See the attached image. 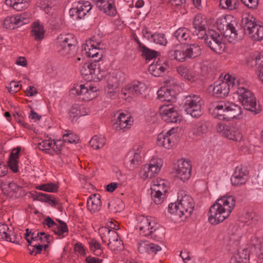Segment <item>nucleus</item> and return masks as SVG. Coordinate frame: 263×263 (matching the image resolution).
<instances>
[{
  "instance_id": "e2e57ef3",
  "label": "nucleus",
  "mask_w": 263,
  "mask_h": 263,
  "mask_svg": "<svg viewBox=\"0 0 263 263\" xmlns=\"http://www.w3.org/2000/svg\"><path fill=\"white\" fill-rule=\"evenodd\" d=\"M42 249L43 245L37 242L32 241L31 245L29 243V246L28 247V249L30 251V254H33V253H34L35 255L40 253Z\"/></svg>"
},
{
  "instance_id": "a878e982",
  "label": "nucleus",
  "mask_w": 263,
  "mask_h": 263,
  "mask_svg": "<svg viewBox=\"0 0 263 263\" xmlns=\"http://www.w3.org/2000/svg\"><path fill=\"white\" fill-rule=\"evenodd\" d=\"M113 229H110L107 227H101L99 229V233L104 243L109 246L110 242L115 241L119 238L118 233L114 230L115 228L110 226Z\"/></svg>"
},
{
  "instance_id": "20e7f679",
  "label": "nucleus",
  "mask_w": 263,
  "mask_h": 263,
  "mask_svg": "<svg viewBox=\"0 0 263 263\" xmlns=\"http://www.w3.org/2000/svg\"><path fill=\"white\" fill-rule=\"evenodd\" d=\"M236 79L237 78L229 74H225L223 79H219L214 83L213 86H210V88H212L213 95L218 98L227 96L230 88L235 87Z\"/></svg>"
},
{
  "instance_id": "a19ab883",
  "label": "nucleus",
  "mask_w": 263,
  "mask_h": 263,
  "mask_svg": "<svg viewBox=\"0 0 263 263\" xmlns=\"http://www.w3.org/2000/svg\"><path fill=\"white\" fill-rule=\"evenodd\" d=\"M174 36L179 42L183 43L191 39V32L187 28L181 27L174 32Z\"/></svg>"
},
{
  "instance_id": "4c0bfd02",
  "label": "nucleus",
  "mask_w": 263,
  "mask_h": 263,
  "mask_svg": "<svg viewBox=\"0 0 263 263\" xmlns=\"http://www.w3.org/2000/svg\"><path fill=\"white\" fill-rule=\"evenodd\" d=\"M1 187L4 193L8 195H12L13 193H17L22 189L16 182H11L7 184L3 180L1 181Z\"/></svg>"
},
{
  "instance_id": "ea45409f",
  "label": "nucleus",
  "mask_w": 263,
  "mask_h": 263,
  "mask_svg": "<svg viewBox=\"0 0 263 263\" xmlns=\"http://www.w3.org/2000/svg\"><path fill=\"white\" fill-rule=\"evenodd\" d=\"M74 43V39L72 34H67L59 35L57 38V48H62L67 46H71Z\"/></svg>"
},
{
  "instance_id": "2f4dec72",
  "label": "nucleus",
  "mask_w": 263,
  "mask_h": 263,
  "mask_svg": "<svg viewBox=\"0 0 263 263\" xmlns=\"http://www.w3.org/2000/svg\"><path fill=\"white\" fill-rule=\"evenodd\" d=\"M207 132L208 124L204 121H198L193 124L190 129V133L196 138L201 137Z\"/></svg>"
},
{
  "instance_id": "052dcab7",
  "label": "nucleus",
  "mask_w": 263,
  "mask_h": 263,
  "mask_svg": "<svg viewBox=\"0 0 263 263\" xmlns=\"http://www.w3.org/2000/svg\"><path fill=\"white\" fill-rule=\"evenodd\" d=\"M36 189L47 192H55L58 190L57 185L52 183L42 184L41 185L36 186Z\"/></svg>"
},
{
  "instance_id": "ddd939ff",
  "label": "nucleus",
  "mask_w": 263,
  "mask_h": 263,
  "mask_svg": "<svg viewBox=\"0 0 263 263\" xmlns=\"http://www.w3.org/2000/svg\"><path fill=\"white\" fill-rule=\"evenodd\" d=\"M160 116L168 123H177L181 120V117L176 107L172 104H164L159 107Z\"/></svg>"
},
{
  "instance_id": "7ed1b4c3",
  "label": "nucleus",
  "mask_w": 263,
  "mask_h": 263,
  "mask_svg": "<svg viewBox=\"0 0 263 263\" xmlns=\"http://www.w3.org/2000/svg\"><path fill=\"white\" fill-rule=\"evenodd\" d=\"M242 109L239 105L228 101H220L214 106L213 115L219 119L230 120L242 118Z\"/></svg>"
},
{
  "instance_id": "e433bc0d",
  "label": "nucleus",
  "mask_w": 263,
  "mask_h": 263,
  "mask_svg": "<svg viewBox=\"0 0 263 263\" xmlns=\"http://www.w3.org/2000/svg\"><path fill=\"white\" fill-rule=\"evenodd\" d=\"M31 32L35 40L41 41L44 37L45 29L42 23L35 21L32 24Z\"/></svg>"
},
{
  "instance_id": "72a5a7b5",
  "label": "nucleus",
  "mask_w": 263,
  "mask_h": 263,
  "mask_svg": "<svg viewBox=\"0 0 263 263\" xmlns=\"http://www.w3.org/2000/svg\"><path fill=\"white\" fill-rule=\"evenodd\" d=\"M107 75V72L102 68L97 63H94L90 81H100L104 79Z\"/></svg>"
},
{
  "instance_id": "1a4fd4ad",
  "label": "nucleus",
  "mask_w": 263,
  "mask_h": 263,
  "mask_svg": "<svg viewBox=\"0 0 263 263\" xmlns=\"http://www.w3.org/2000/svg\"><path fill=\"white\" fill-rule=\"evenodd\" d=\"M206 45L214 52L222 54L225 50L226 46L223 38L218 33L210 30L203 38Z\"/></svg>"
},
{
  "instance_id": "58836bf2",
  "label": "nucleus",
  "mask_w": 263,
  "mask_h": 263,
  "mask_svg": "<svg viewBox=\"0 0 263 263\" xmlns=\"http://www.w3.org/2000/svg\"><path fill=\"white\" fill-rule=\"evenodd\" d=\"M249 257V254L247 249H240L232 256L230 263H246Z\"/></svg>"
},
{
  "instance_id": "680f3d73",
  "label": "nucleus",
  "mask_w": 263,
  "mask_h": 263,
  "mask_svg": "<svg viewBox=\"0 0 263 263\" xmlns=\"http://www.w3.org/2000/svg\"><path fill=\"white\" fill-rule=\"evenodd\" d=\"M105 91L106 96L109 98H113L116 96L117 87L112 83H108L107 86L105 88Z\"/></svg>"
},
{
  "instance_id": "c756f323",
  "label": "nucleus",
  "mask_w": 263,
  "mask_h": 263,
  "mask_svg": "<svg viewBox=\"0 0 263 263\" xmlns=\"http://www.w3.org/2000/svg\"><path fill=\"white\" fill-rule=\"evenodd\" d=\"M138 251L140 253H156L161 250V247L148 241H140L138 243Z\"/></svg>"
},
{
  "instance_id": "423d86ee",
  "label": "nucleus",
  "mask_w": 263,
  "mask_h": 263,
  "mask_svg": "<svg viewBox=\"0 0 263 263\" xmlns=\"http://www.w3.org/2000/svg\"><path fill=\"white\" fill-rule=\"evenodd\" d=\"M163 165V160L159 157H152L148 163L143 165L140 170L139 176L143 180L151 179L157 175Z\"/></svg>"
},
{
  "instance_id": "338daca9",
  "label": "nucleus",
  "mask_w": 263,
  "mask_h": 263,
  "mask_svg": "<svg viewBox=\"0 0 263 263\" xmlns=\"http://www.w3.org/2000/svg\"><path fill=\"white\" fill-rule=\"evenodd\" d=\"M7 88L9 92L12 94L16 93L20 89L18 83L14 81H11L9 84V86L7 87Z\"/></svg>"
},
{
  "instance_id": "4be33fe9",
  "label": "nucleus",
  "mask_w": 263,
  "mask_h": 263,
  "mask_svg": "<svg viewBox=\"0 0 263 263\" xmlns=\"http://www.w3.org/2000/svg\"><path fill=\"white\" fill-rule=\"evenodd\" d=\"M61 141H55L49 139L39 143L38 146L40 150L50 155H53L61 150Z\"/></svg>"
},
{
  "instance_id": "7c9ffc66",
  "label": "nucleus",
  "mask_w": 263,
  "mask_h": 263,
  "mask_svg": "<svg viewBox=\"0 0 263 263\" xmlns=\"http://www.w3.org/2000/svg\"><path fill=\"white\" fill-rule=\"evenodd\" d=\"M0 239L13 243H18L16 235L6 224L0 223Z\"/></svg>"
},
{
  "instance_id": "412c9836",
  "label": "nucleus",
  "mask_w": 263,
  "mask_h": 263,
  "mask_svg": "<svg viewBox=\"0 0 263 263\" xmlns=\"http://www.w3.org/2000/svg\"><path fill=\"white\" fill-rule=\"evenodd\" d=\"M236 85L234 88H237V93L239 102L244 101L254 96L253 94L247 88V84L243 78H237L235 81Z\"/></svg>"
},
{
  "instance_id": "79ce46f5",
  "label": "nucleus",
  "mask_w": 263,
  "mask_h": 263,
  "mask_svg": "<svg viewBox=\"0 0 263 263\" xmlns=\"http://www.w3.org/2000/svg\"><path fill=\"white\" fill-rule=\"evenodd\" d=\"M54 234L58 236L59 238H62L68 235V229L67 226L64 222L60 220L53 229Z\"/></svg>"
},
{
  "instance_id": "69168bd1",
  "label": "nucleus",
  "mask_w": 263,
  "mask_h": 263,
  "mask_svg": "<svg viewBox=\"0 0 263 263\" xmlns=\"http://www.w3.org/2000/svg\"><path fill=\"white\" fill-rule=\"evenodd\" d=\"M151 196L154 202L156 204H160L163 201V199L164 196V193H159L156 192H155L153 191H151Z\"/></svg>"
},
{
  "instance_id": "4468645a",
  "label": "nucleus",
  "mask_w": 263,
  "mask_h": 263,
  "mask_svg": "<svg viewBox=\"0 0 263 263\" xmlns=\"http://www.w3.org/2000/svg\"><path fill=\"white\" fill-rule=\"evenodd\" d=\"M97 90V87L88 83L78 85L72 89L84 101H88L96 98L98 95Z\"/></svg>"
},
{
  "instance_id": "13d9d810",
  "label": "nucleus",
  "mask_w": 263,
  "mask_h": 263,
  "mask_svg": "<svg viewBox=\"0 0 263 263\" xmlns=\"http://www.w3.org/2000/svg\"><path fill=\"white\" fill-rule=\"evenodd\" d=\"M108 248L115 253L119 252L124 249L123 243L121 240L117 239L115 241L109 243Z\"/></svg>"
},
{
  "instance_id": "6e6552de",
  "label": "nucleus",
  "mask_w": 263,
  "mask_h": 263,
  "mask_svg": "<svg viewBox=\"0 0 263 263\" xmlns=\"http://www.w3.org/2000/svg\"><path fill=\"white\" fill-rule=\"evenodd\" d=\"M216 129L218 133L230 140L239 142L243 138L241 129L236 125H227L220 122L216 125Z\"/></svg>"
},
{
  "instance_id": "c85d7f7f",
  "label": "nucleus",
  "mask_w": 263,
  "mask_h": 263,
  "mask_svg": "<svg viewBox=\"0 0 263 263\" xmlns=\"http://www.w3.org/2000/svg\"><path fill=\"white\" fill-rule=\"evenodd\" d=\"M97 7L106 15L114 17L116 15L117 10L114 0H103Z\"/></svg>"
},
{
  "instance_id": "49530a36",
  "label": "nucleus",
  "mask_w": 263,
  "mask_h": 263,
  "mask_svg": "<svg viewBox=\"0 0 263 263\" xmlns=\"http://www.w3.org/2000/svg\"><path fill=\"white\" fill-rule=\"evenodd\" d=\"M25 238L27 241L31 245L32 241L37 242L40 240L41 235H44V232H32L29 229L26 230Z\"/></svg>"
},
{
  "instance_id": "9b49d317",
  "label": "nucleus",
  "mask_w": 263,
  "mask_h": 263,
  "mask_svg": "<svg viewBox=\"0 0 263 263\" xmlns=\"http://www.w3.org/2000/svg\"><path fill=\"white\" fill-rule=\"evenodd\" d=\"M235 24V21L232 16L229 15L221 16L216 21L217 29L223 32L226 36L230 35L231 37L234 39L237 36Z\"/></svg>"
},
{
  "instance_id": "f257e3e1",
  "label": "nucleus",
  "mask_w": 263,
  "mask_h": 263,
  "mask_svg": "<svg viewBox=\"0 0 263 263\" xmlns=\"http://www.w3.org/2000/svg\"><path fill=\"white\" fill-rule=\"evenodd\" d=\"M236 203L235 197L227 194L219 198L210 207L209 211V222L212 225H217L230 215Z\"/></svg>"
},
{
  "instance_id": "c9c22d12",
  "label": "nucleus",
  "mask_w": 263,
  "mask_h": 263,
  "mask_svg": "<svg viewBox=\"0 0 263 263\" xmlns=\"http://www.w3.org/2000/svg\"><path fill=\"white\" fill-rule=\"evenodd\" d=\"M251 99H248L241 101L240 103L243 107L250 111L254 112L255 114H258L261 111V108L260 105L256 104V98L254 96L251 98Z\"/></svg>"
},
{
  "instance_id": "5fc2aeb1",
  "label": "nucleus",
  "mask_w": 263,
  "mask_h": 263,
  "mask_svg": "<svg viewBox=\"0 0 263 263\" xmlns=\"http://www.w3.org/2000/svg\"><path fill=\"white\" fill-rule=\"evenodd\" d=\"M139 46L142 50V55L146 60H151L156 57L158 53L157 51L148 49L141 43L139 44Z\"/></svg>"
},
{
  "instance_id": "6ab92c4d",
  "label": "nucleus",
  "mask_w": 263,
  "mask_h": 263,
  "mask_svg": "<svg viewBox=\"0 0 263 263\" xmlns=\"http://www.w3.org/2000/svg\"><path fill=\"white\" fill-rule=\"evenodd\" d=\"M133 119L131 115L124 112H120L118 114L116 121L113 124L114 128L117 130H124L129 129L133 124Z\"/></svg>"
},
{
  "instance_id": "bf43d9fd",
  "label": "nucleus",
  "mask_w": 263,
  "mask_h": 263,
  "mask_svg": "<svg viewBox=\"0 0 263 263\" xmlns=\"http://www.w3.org/2000/svg\"><path fill=\"white\" fill-rule=\"evenodd\" d=\"M151 42L160 45H166L167 40L165 35L161 33H154Z\"/></svg>"
},
{
  "instance_id": "3c124183",
  "label": "nucleus",
  "mask_w": 263,
  "mask_h": 263,
  "mask_svg": "<svg viewBox=\"0 0 263 263\" xmlns=\"http://www.w3.org/2000/svg\"><path fill=\"white\" fill-rule=\"evenodd\" d=\"M238 0H220L219 5L222 8L229 10H233L238 7Z\"/></svg>"
},
{
  "instance_id": "473e14b6",
  "label": "nucleus",
  "mask_w": 263,
  "mask_h": 263,
  "mask_svg": "<svg viewBox=\"0 0 263 263\" xmlns=\"http://www.w3.org/2000/svg\"><path fill=\"white\" fill-rule=\"evenodd\" d=\"M102 205L101 196L99 194H93L87 199V207L91 212L99 211Z\"/></svg>"
},
{
  "instance_id": "6e6d98bb",
  "label": "nucleus",
  "mask_w": 263,
  "mask_h": 263,
  "mask_svg": "<svg viewBox=\"0 0 263 263\" xmlns=\"http://www.w3.org/2000/svg\"><path fill=\"white\" fill-rule=\"evenodd\" d=\"M34 199L41 202L56 203V201L54 199L51 198V196L49 194L43 193H36L34 196Z\"/></svg>"
},
{
  "instance_id": "f3484780",
  "label": "nucleus",
  "mask_w": 263,
  "mask_h": 263,
  "mask_svg": "<svg viewBox=\"0 0 263 263\" xmlns=\"http://www.w3.org/2000/svg\"><path fill=\"white\" fill-rule=\"evenodd\" d=\"M192 172V164L190 160L181 159L177 163L175 168L176 177L178 179L185 181L189 179Z\"/></svg>"
},
{
  "instance_id": "dca6fc26",
  "label": "nucleus",
  "mask_w": 263,
  "mask_h": 263,
  "mask_svg": "<svg viewBox=\"0 0 263 263\" xmlns=\"http://www.w3.org/2000/svg\"><path fill=\"white\" fill-rule=\"evenodd\" d=\"M177 132V128L173 127L165 133L159 134L157 136V144L166 149L172 148L175 144Z\"/></svg>"
},
{
  "instance_id": "39448f33",
  "label": "nucleus",
  "mask_w": 263,
  "mask_h": 263,
  "mask_svg": "<svg viewBox=\"0 0 263 263\" xmlns=\"http://www.w3.org/2000/svg\"><path fill=\"white\" fill-rule=\"evenodd\" d=\"M84 54L87 57L96 58L95 60L99 61L102 58V49L103 45L102 44L101 38L97 36H93L86 41V43L82 45Z\"/></svg>"
},
{
  "instance_id": "5701e85b",
  "label": "nucleus",
  "mask_w": 263,
  "mask_h": 263,
  "mask_svg": "<svg viewBox=\"0 0 263 263\" xmlns=\"http://www.w3.org/2000/svg\"><path fill=\"white\" fill-rule=\"evenodd\" d=\"M92 9V5L88 1L78 2L76 7L71 8L70 12L76 19H81Z\"/></svg>"
},
{
  "instance_id": "393cba45",
  "label": "nucleus",
  "mask_w": 263,
  "mask_h": 263,
  "mask_svg": "<svg viewBox=\"0 0 263 263\" xmlns=\"http://www.w3.org/2000/svg\"><path fill=\"white\" fill-rule=\"evenodd\" d=\"M168 67V62L166 60L159 59L149 65L148 71L154 76L159 77L164 72Z\"/></svg>"
},
{
  "instance_id": "774afa93",
  "label": "nucleus",
  "mask_w": 263,
  "mask_h": 263,
  "mask_svg": "<svg viewBox=\"0 0 263 263\" xmlns=\"http://www.w3.org/2000/svg\"><path fill=\"white\" fill-rule=\"evenodd\" d=\"M255 21V18L253 16L248 13H244L242 16L241 23L242 25L243 26L245 24L251 23L252 21Z\"/></svg>"
},
{
  "instance_id": "09e8293b",
  "label": "nucleus",
  "mask_w": 263,
  "mask_h": 263,
  "mask_svg": "<svg viewBox=\"0 0 263 263\" xmlns=\"http://www.w3.org/2000/svg\"><path fill=\"white\" fill-rule=\"evenodd\" d=\"M93 64L94 63H86L82 66L81 69L82 75L87 81H90Z\"/></svg>"
},
{
  "instance_id": "8fccbe9b",
  "label": "nucleus",
  "mask_w": 263,
  "mask_h": 263,
  "mask_svg": "<svg viewBox=\"0 0 263 263\" xmlns=\"http://www.w3.org/2000/svg\"><path fill=\"white\" fill-rule=\"evenodd\" d=\"M249 35L253 40H261L263 39V26L258 25L256 26Z\"/></svg>"
},
{
  "instance_id": "f03ea898",
  "label": "nucleus",
  "mask_w": 263,
  "mask_h": 263,
  "mask_svg": "<svg viewBox=\"0 0 263 263\" xmlns=\"http://www.w3.org/2000/svg\"><path fill=\"white\" fill-rule=\"evenodd\" d=\"M194 202L192 197L185 191L180 190L178 193L177 202L168 204V211L172 214L182 217L190 216L193 211Z\"/></svg>"
},
{
  "instance_id": "0e129e2a",
  "label": "nucleus",
  "mask_w": 263,
  "mask_h": 263,
  "mask_svg": "<svg viewBox=\"0 0 263 263\" xmlns=\"http://www.w3.org/2000/svg\"><path fill=\"white\" fill-rule=\"evenodd\" d=\"M79 104H74L71 107L69 111V117L72 121H76L80 118L79 114Z\"/></svg>"
},
{
  "instance_id": "4d7b16f0",
  "label": "nucleus",
  "mask_w": 263,
  "mask_h": 263,
  "mask_svg": "<svg viewBox=\"0 0 263 263\" xmlns=\"http://www.w3.org/2000/svg\"><path fill=\"white\" fill-rule=\"evenodd\" d=\"M174 57L175 60L183 62L187 58L185 47H180L175 50Z\"/></svg>"
},
{
  "instance_id": "c03bdc74",
  "label": "nucleus",
  "mask_w": 263,
  "mask_h": 263,
  "mask_svg": "<svg viewBox=\"0 0 263 263\" xmlns=\"http://www.w3.org/2000/svg\"><path fill=\"white\" fill-rule=\"evenodd\" d=\"M185 48L187 58H195L201 54V47L196 44L188 45Z\"/></svg>"
},
{
  "instance_id": "37998d69",
  "label": "nucleus",
  "mask_w": 263,
  "mask_h": 263,
  "mask_svg": "<svg viewBox=\"0 0 263 263\" xmlns=\"http://www.w3.org/2000/svg\"><path fill=\"white\" fill-rule=\"evenodd\" d=\"M6 4L16 11H22L27 8L28 0H6Z\"/></svg>"
},
{
  "instance_id": "2eb2a0df",
  "label": "nucleus",
  "mask_w": 263,
  "mask_h": 263,
  "mask_svg": "<svg viewBox=\"0 0 263 263\" xmlns=\"http://www.w3.org/2000/svg\"><path fill=\"white\" fill-rule=\"evenodd\" d=\"M147 89L148 87L145 83L140 81H134L123 87L121 89V94L125 98L130 97L132 95L144 96L146 95Z\"/></svg>"
},
{
  "instance_id": "cd10ccee",
  "label": "nucleus",
  "mask_w": 263,
  "mask_h": 263,
  "mask_svg": "<svg viewBox=\"0 0 263 263\" xmlns=\"http://www.w3.org/2000/svg\"><path fill=\"white\" fill-rule=\"evenodd\" d=\"M177 71L184 79L191 82L196 81L200 78L199 71L194 69H188L184 66H180L177 67Z\"/></svg>"
},
{
  "instance_id": "9d476101",
  "label": "nucleus",
  "mask_w": 263,
  "mask_h": 263,
  "mask_svg": "<svg viewBox=\"0 0 263 263\" xmlns=\"http://www.w3.org/2000/svg\"><path fill=\"white\" fill-rule=\"evenodd\" d=\"M136 228L139 233L143 236H148L158 228L156 219L151 216L140 215L137 217Z\"/></svg>"
},
{
  "instance_id": "b1692460",
  "label": "nucleus",
  "mask_w": 263,
  "mask_h": 263,
  "mask_svg": "<svg viewBox=\"0 0 263 263\" xmlns=\"http://www.w3.org/2000/svg\"><path fill=\"white\" fill-rule=\"evenodd\" d=\"M142 146L138 145L136 148L130 150L126 157V160L130 167L135 168L141 162V153Z\"/></svg>"
},
{
  "instance_id": "864d4df0",
  "label": "nucleus",
  "mask_w": 263,
  "mask_h": 263,
  "mask_svg": "<svg viewBox=\"0 0 263 263\" xmlns=\"http://www.w3.org/2000/svg\"><path fill=\"white\" fill-rule=\"evenodd\" d=\"M89 247L90 250L97 256H100L103 253V250L100 244L95 239H92L89 241Z\"/></svg>"
},
{
  "instance_id": "0eeeda50",
  "label": "nucleus",
  "mask_w": 263,
  "mask_h": 263,
  "mask_svg": "<svg viewBox=\"0 0 263 263\" xmlns=\"http://www.w3.org/2000/svg\"><path fill=\"white\" fill-rule=\"evenodd\" d=\"M203 105V100L199 96L190 95L185 98V110L193 118H199L202 115Z\"/></svg>"
},
{
  "instance_id": "bb28decb",
  "label": "nucleus",
  "mask_w": 263,
  "mask_h": 263,
  "mask_svg": "<svg viewBox=\"0 0 263 263\" xmlns=\"http://www.w3.org/2000/svg\"><path fill=\"white\" fill-rule=\"evenodd\" d=\"M193 26L196 31L199 39H203L205 33L206 20L204 15L201 14H197L193 21Z\"/></svg>"
},
{
  "instance_id": "a18cd8bd",
  "label": "nucleus",
  "mask_w": 263,
  "mask_h": 263,
  "mask_svg": "<svg viewBox=\"0 0 263 263\" xmlns=\"http://www.w3.org/2000/svg\"><path fill=\"white\" fill-rule=\"evenodd\" d=\"M106 140L103 135H95L90 140L89 143L90 146L95 149L102 148L105 145Z\"/></svg>"
},
{
  "instance_id": "603ef678",
  "label": "nucleus",
  "mask_w": 263,
  "mask_h": 263,
  "mask_svg": "<svg viewBox=\"0 0 263 263\" xmlns=\"http://www.w3.org/2000/svg\"><path fill=\"white\" fill-rule=\"evenodd\" d=\"M63 140L65 142L74 143L78 142L79 139L78 136L70 131H65L63 135Z\"/></svg>"
},
{
  "instance_id": "aec40b11",
  "label": "nucleus",
  "mask_w": 263,
  "mask_h": 263,
  "mask_svg": "<svg viewBox=\"0 0 263 263\" xmlns=\"http://www.w3.org/2000/svg\"><path fill=\"white\" fill-rule=\"evenodd\" d=\"M248 171L242 166L236 167L231 178L232 185L238 186L245 184L248 181Z\"/></svg>"
},
{
  "instance_id": "a211bd4d",
  "label": "nucleus",
  "mask_w": 263,
  "mask_h": 263,
  "mask_svg": "<svg viewBox=\"0 0 263 263\" xmlns=\"http://www.w3.org/2000/svg\"><path fill=\"white\" fill-rule=\"evenodd\" d=\"M177 85L176 81L172 78L166 80V86L161 87L157 91L158 98L161 101L170 102L173 101L175 98V91L171 88V86L173 87Z\"/></svg>"
},
{
  "instance_id": "de8ad7c7",
  "label": "nucleus",
  "mask_w": 263,
  "mask_h": 263,
  "mask_svg": "<svg viewBox=\"0 0 263 263\" xmlns=\"http://www.w3.org/2000/svg\"><path fill=\"white\" fill-rule=\"evenodd\" d=\"M57 50L62 56L65 57L67 58H70L74 54L76 46L74 43H73L71 44L70 46H67L62 48H58Z\"/></svg>"
},
{
  "instance_id": "f8f14e48",
  "label": "nucleus",
  "mask_w": 263,
  "mask_h": 263,
  "mask_svg": "<svg viewBox=\"0 0 263 263\" xmlns=\"http://www.w3.org/2000/svg\"><path fill=\"white\" fill-rule=\"evenodd\" d=\"M31 17V13L27 12L18 15L7 16L3 21V26L7 29H14L22 25L28 24Z\"/></svg>"
},
{
  "instance_id": "f704fd0d",
  "label": "nucleus",
  "mask_w": 263,
  "mask_h": 263,
  "mask_svg": "<svg viewBox=\"0 0 263 263\" xmlns=\"http://www.w3.org/2000/svg\"><path fill=\"white\" fill-rule=\"evenodd\" d=\"M167 189V182L165 180L157 178L154 179L152 183L151 190L155 192L165 194Z\"/></svg>"
}]
</instances>
